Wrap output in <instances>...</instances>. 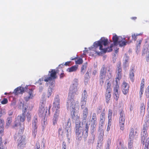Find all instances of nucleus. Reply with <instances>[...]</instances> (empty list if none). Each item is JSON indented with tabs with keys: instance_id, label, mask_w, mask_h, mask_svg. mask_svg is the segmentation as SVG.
I'll use <instances>...</instances> for the list:
<instances>
[{
	"instance_id": "nucleus-1",
	"label": "nucleus",
	"mask_w": 149,
	"mask_h": 149,
	"mask_svg": "<svg viewBox=\"0 0 149 149\" xmlns=\"http://www.w3.org/2000/svg\"><path fill=\"white\" fill-rule=\"evenodd\" d=\"M78 80L77 79H74L73 81L72 85L70 88V91L68 94V100L67 102V105L68 109H72V112H73V115L74 116V113H75V103L74 100V96L77 95V86Z\"/></svg>"
},
{
	"instance_id": "nucleus-2",
	"label": "nucleus",
	"mask_w": 149,
	"mask_h": 149,
	"mask_svg": "<svg viewBox=\"0 0 149 149\" xmlns=\"http://www.w3.org/2000/svg\"><path fill=\"white\" fill-rule=\"evenodd\" d=\"M78 80L77 79H74L73 81L72 85L70 88V91L68 94V100L67 102V105L68 109H72V112H73V115L74 116V113H75V103L74 100V96L77 95V86Z\"/></svg>"
},
{
	"instance_id": "nucleus-3",
	"label": "nucleus",
	"mask_w": 149,
	"mask_h": 149,
	"mask_svg": "<svg viewBox=\"0 0 149 149\" xmlns=\"http://www.w3.org/2000/svg\"><path fill=\"white\" fill-rule=\"evenodd\" d=\"M108 43V40L105 37H102L99 41H96L94 43L93 46L95 48L94 51L95 53L98 55H100L102 53H105L107 52H109L112 50V48L113 44H111L109 47L103 48L102 45L104 46H106Z\"/></svg>"
},
{
	"instance_id": "nucleus-4",
	"label": "nucleus",
	"mask_w": 149,
	"mask_h": 149,
	"mask_svg": "<svg viewBox=\"0 0 149 149\" xmlns=\"http://www.w3.org/2000/svg\"><path fill=\"white\" fill-rule=\"evenodd\" d=\"M89 126V124L86 123L83 130L80 124H76L75 129L77 140L81 141L83 137L86 138L87 137Z\"/></svg>"
},
{
	"instance_id": "nucleus-5",
	"label": "nucleus",
	"mask_w": 149,
	"mask_h": 149,
	"mask_svg": "<svg viewBox=\"0 0 149 149\" xmlns=\"http://www.w3.org/2000/svg\"><path fill=\"white\" fill-rule=\"evenodd\" d=\"M60 102L59 97L58 95H57L54 99L53 103V107L52 108L53 110H55V112L52 120L53 124L54 125H55L57 123L60 112Z\"/></svg>"
},
{
	"instance_id": "nucleus-6",
	"label": "nucleus",
	"mask_w": 149,
	"mask_h": 149,
	"mask_svg": "<svg viewBox=\"0 0 149 149\" xmlns=\"http://www.w3.org/2000/svg\"><path fill=\"white\" fill-rule=\"evenodd\" d=\"M14 139L15 141H17L18 148L22 149L25 147L26 142L25 135H22L19 133H15L14 136Z\"/></svg>"
},
{
	"instance_id": "nucleus-7",
	"label": "nucleus",
	"mask_w": 149,
	"mask_h": 149,
	"mask_svg": "<svg viewBox=\"0 0 149 149\" xmlns=\"http://www.w3.org/2000/svg\"><path fill=\"white\" fill-rule=\"evenodd\" d=\"M149 126V122L148 121L145 122L143 125V130L141 133V140L143 141L149 139V137H148V134L147 133V130Z\"/></svg>"
},
{
	"instance_id": "nucleus-8",
	"label": "nucleus",
	"mask_w": 149,
	"mask_h": 149,
	"mask_svg": "<svg viewBox=\"0 0 149 149\" xmlns=\"http://www.w3.org/2000/svg\"><path fill=\"white\" fill-rule=\"evenodd\" d=\"M49 73H50V76L47 77V76H45L42 79H40L39 80L41 81L44 80L45 81L48 82L57 78V72L55 69H52L51 71H49Z\"/></svg>"
},
{
	"instance_id": "nucleus-9",
	"label": "nucleus",
	"mask_w": 149,
	"mask_h": 149,
	"mask_svg": "<svg viewBox=\"0 0 149 149\" xmlns=\"http://www.w3.org/2000/svg\"><path fill=\"white\" fill-rule=\"evenodd\" d=\"M111 91V84L110 81H109L107 84V88L105 93L106 102L107 104L109 103L110 100Z\"/></svg>"
},
{
	"instance_id": "nucleus-10",
	"label": "nucleus",
	"mask_w": 149,
	"mask_h": 149,
	"mask_svg": "<svg viewBox=\"0 0 149 149\" xmlns=\"http://www.w3.org/2000/svg\"><path fill=\"white\" fill-rule=\"evenodd\" d=\"M107 73V70L105 65H103L100 71V83L102 85L104 83V80L105 79Z\"/></svg>"
},
{
	"instance_id": "nucleus-11",
	"label": "nucleus",
	"mask_w": 149,
	"mask_h": 149,
	"mask_svg": "<svg viewBox=\"0 0 149 149\" xmlns=\"http://www.w3.org/2000/svg\"><path fill=\"white\" fill-rule=\"evenodd\" d=\"M26 95L24 97V99L27 102L30 99H32L33 97V89H29V91L26 92Z\"/></svg>"
},
{
	"instance_id": "nucleus-12",
	"label": "nucleus",
	"mask_w": 149,
	"mask_h": 149,
	"mask_svg": "<svg viewBox=\"0 0 149 149\" xmlns=\"http://www.w3.org/2000/svg\"><path fill=\"white\" fill-rule=\"evenodd\" d=\"M122 92L123 93L126 95L129 92V86L128 83L124 81L122 85Z\"/></svg>"
},
{
	"instance_id": "nucleus-13",
	"label": "nucleus",
	"mask_w": 149,
	"mask_h": 149,
	"mask_svg": "<svg viewBox=\"0 0 149 149\" xmlns=\"http://www.w3.org/2000/svg\"><path fill=\"white\" fill-rule=\"evenodd\" d=\"M127 43V42L126 41L125 38H123L121 36H119L118 44L119 45L120 47H122L123 46H125L126 45Z\"/></svg>"
},
{
	"instance_id": "nucleus-14",
	"label": "nucleus",
	"mask_w": 149,
	"mask_h": 149,
	"mask_svg": "<svg viewBox=\"0 0 149 149\" xmlns=\"http://www.w3.org/2000/svg\"><path fill=\"white\" fill-rule=\"evenodd\" d=\"M25 88L20 87L17 88L14 91V93L15 95H18L19 94H22L24 92Z\"/></svg>"
},
{
	"instance_id": "nucleus-15",
	"label": "nucleus",
	"mask_w": 149,
	"mask_h": 149,
	"mask_svg": "<svg viewBox=\"0 0 149 149\" xmlns=\"http://www.w3.org/2000/svg\"><path fill=\"white\" fill-rule=\"evenodd\" d=\"M140 110V116L143 117L145 114V104L143 103L141 104Z\"/></svg>"
},
{
	"instance_id": "nucleus-16",
	"label": "nucleus",
	"mask_w": 149,
	"mask_h": 149,
	"mask_svg": "<svg viewBox=\"0 0 149 149\" xmlns=\"http://www.w3.org/2000/svg\"><path fill=\"white\" fill-rule=\"evenodd\" d=\"M38 122V116L37 115H35L33 118L32 122V127H38L37 124Z\"/></svg>"
},
{
	"instance_id": "nucleus-17",
	"label": "nucleus",
	"mask_w": 149,
	"mask_h": 149,
	"mask_svg": "<svg viewBox=\"0 0 149 149\" xmlns=\"http://www.w3.org/2000/svg\"><path fill=\"white\" fill-rule=\"evenodd\" d=\"M147 53H149V54L148 56L146 57V60L147 62H148L149 61V46H145L144 48L142 55L143 56L145 54H147Z\"/></svg>"
},
{
	"instance_id": "nucleus-18",
	"label": "nucleus",
	"mask_w": 149,
	"mask_h": 149,
	"mask_svg": "<svg viewBox=\"0 0 149 149\" xmlns=\"http://www.w3.org/2000/svg\"><path fill=\"white\" fill-rule=\"evenodd\" d=\"M129 57L127 55H125L124 57L123 63V65L125 68L128 67L129 65Z\"/></svg>"
},
{
	"instance_id": "nucleus-19",
	"label": "nucleus",
	"mask_w": 149,
	"mask_h": 149,
	"mask_svg": "<svg viewBox=\"0 0 149 149\" xmlns=\"http://www.w3.org/2000/svg\"><path fill=\"white\" fill-rule=\"evenodd\" d=\"M134 68H133L131 69L129 72V77L131 81L133 82L134 80Z\"/></svg>"
},
{
	"instance_id": "nucleus-20",
	"label": "nucleus",
	"mask_w": 149,
	"mask_h": 149,
	"mask_svg": "<svg viewBox=\"0 0 149 149\" xmlns=\"http://www.w3.org/2000/svg\"><path fill=\"white\" fill-rule=\"evenodd\" d=\"M141 142L143 145H145L144 149H149V139L143 141L141 140Z\"/></svg>"
},
{
	"instance_id": "nucleus-21",
	"label": "nucleus",
	"mask_w": 149,
	"mask_h": 149,
	"mask_svg": "<svg viewBox=\"0 0 149 149\" xmlns=\"http://www.w3.org/2000/svg\"><path fill=\"white\" fill-rule=\"evenodd\" d=\"M78 69V65H74L70 68H68L67 70L69 72H71L76 71Z\"/></svg>"
},
{
	"instance_id": "nucleus-22",
	"label": "nucleus",
	"mask_w": 149,
	"mask_h": 149,
	"mask_svg": "<svg viewBox=\"0 0 149 149\" xmlns=\"http://www.w3.org/2000/svg\"><path fill=\"white\" fill-rule=\"evenodd\" d=\"M119 36H117L115 34L112 37V40L114 45L117 46L118 45V42L119 39Z\"/></svg>"
},
{
	"instance_id": "nucleus-23",
	"label": "nucleus",
	"mask_w": 149,
	"mask_h": 149,
	"mask_svg": "<svg viewBox=\"0 0 149 149\" xmlns=\"http://www.w3.org/2000/svg\"><path fill=\"white\" fill-rule=\"evenodd\" d=\"M135 134H134V129L132 127L131 128L130 130V132L128 139L134 140Z\"/></svg>"
},
{
	"instance_id": "nucleus-24",
	"label": "nucleus",
	"mask_w": 149,
	"mask_h": 149,
	"mask_svg": "<svg viewBox=\"0 0 149 149\" xmlns=\"http://www.w3.org/2000/svg\"><path fill=\"white\" fill-rule=\"evenodd\" d=\"M122 71L121 63L120 61H119L117 65V73H122Z\"/></svg>"
},
{
	"instance_id": "nucleus-25",
	"label": "nucleus",
	"mask_w": 149,
	"mask_h": 149,
	"mask_svg": "<svg viewBox=\"0 0 149 149\" xmlns=\"http://www.w3.org/2000/svg\"><path fill=\"white\" fill-rule=\"evenodd\" d=\"M17 118L19 119L21 122H23L26 119L25 115L24 113L18 115L17 117Z\"/></svg>"
},
{
	"instance_id": "nucleus-26",
	"label": "nucleus",
	"mask_w": 149,
	"mask_h": 149,
	"mask_svg": "<svg viewBox=\"0 0 149 149\" xmlns=\"http://www.w3.org/2000/svg\"><path fill=\"white\" fill-rule=\"evenodd\" d=\"M88 95L86 90H84L82 93L81 99L87 100Z\"/></svg>"
},
{
	"instance_id": "nucleus-27",
	"label": "nucleus",
	"mask_w": 149,
	"mask_h": 149,
	"mask_svg": "<svg viewBox=\"0 0 149 149\" xmlns=\"http://www.w3.org/2000/svg\"><path fill=\"white\" fill-rule=\"evenodd\" d=\"M83 111V118L86 119L87 118L88 113V110L87 108L86 107L84 108Z\"/></svg>"
},
{
	"instance_id": "nucleus-28",
	"label": "nucleus",
	"mask_w": 149,
	"mask_h": 149,
	"mask_svg": "<svg viewBox=\"0 0 149 149\" xmlns=\"http://www.w3.org/2000/svg\"><path fill=\"white\" fill-rule=\"evenodd\" d=\"M134 140L128 139V149H134L133 147V143Z\"/></svg>"
},
{
	"instance_id": "nucleus-29",
	"label": "nucleus",
	"mask_w": 149,
	"mask_h": 149,
	"mask_svg": "<svg viewBox=\"0 0 149 149\" xmlns=\"http://www.w3.org/2000/svg\"><path fill=\"white\" fill-rule=\"evenodd\" d=\"M91 121V123H97V116L95 113H93Z\"/></svg>"
},
{
	"instance_id": "nucleus-30",
	"label": "nucleus",
	"mask_w": 149,
	"mask_h": 149,
	"mask_svg": "<svg viewBox=\"0 0 149 149\" xmlns=\"http://www.w3.org/2000/svg\"><path fill=\"white\" fill-rule=\"evenodd\" d=\"M87 63H86L81 67V74H84L86 69Z\"/></svg>"
},
{
	"instance_id": "nucleus-31",
	"label": "nucleus",
	"mask_w": 149,
	"mask_h": 149,
	"mask_svg": "<svg viewBox=\"0 0 149 149\" xmlns=\"http://www.w3.org/2000/svg\"><path fill=\"white\" fill-rule=\"evenodd\" d=\"M86 100L81 99L80 102V105L81 109H83L84 108H86L85 106L86 103Z\"/></svg>"
},
{
	"instance_id": "nucleus-32",
	"label": "nucleus",
	"mask_w": 149,
	"mask_h": 149,
	"mask_svg": "<svg viewBox=\"0 0 149 149\" xmlns=\"http://www.w3.org/2000/svg\"><path fill=\"white\" fill-rule=\"evenodd\" d=\"M122 73H117L116 77V83H119V81L121 78Z\"/></svg>"
},
{
	"instance_id": "nucleus-33",
	"label": "nucleus",
	"mask_w": 149,
	"mask_h": 149,
	"mask_svg": "<svg viewBox=\"0 0 149 149\" xmlns=\"http://www.w3.org/2000/svg\"><path fill=\"white\" fill-rule=\"evenodd\" d=\"M100 132L99 136V140L100 141H102L103 139V136L104 135V130H100Z\"/></svg>"
},
{
	"instance_id": "nucleus-34",
	"label": "nucleus",
	"mask_w": 149,
	"mask_h": 149,
	"mask_svg": "<svg viewBox=\"0 0 149 149\" xmlns=\"http://www.w3.org/2000/svg\"><path fill=\"white\" fill-rule=\"evenodd\" d=\"M12 122V117H8L7 119V121L6 122V126L8 127L10 125Z\"/></svg>"
},
{
	"instance_id": "nucleus-35",
	"label": "nucleus",
	"mask_w": 149,
	"mask_h": 149,
	"mask_svg": "<svg viewBox=\"0 0 149 149\" xmlns=\"http://www.w3.org/2000/svg\"><path fill=\"white\" fill-rule=\"evenodd\" d=\"M119 85L118 83H116L115 86L113 88V93H119Z\"/></svg>"
},
{
	"instance_id": "nucleus-36",
	"label": "nucleus",
	"mask_w": 149,
	"mask_h": 149,
	"mask_svg": "<svg viewBox=\"0 0 149 149\" xmlns=\"http://www.w3.org/2000/svg\"><path fill=\"white\" fill-rule=\"evenodd\" d=\"M38 127H32V134L34 138L36 137L37 133V128Z\"/></svg>"
},
{
	"instance_id": "nucleus-37",
	"label": "nucleus",
	"mask_w": 149,
	"mask_h": 149,
	"mask_svg": "<svg viewBox=\"0 0 149 149\" xmlns=\"http://www.w3.org/2000/svg\"><path fill=\"white\" fill-rule=\"evenodd\" d=\"M90 78V76L89 74V73L88 72H87L86 74L84 76V82L85 84L86 83V82H87L88 81L89 79Z\"/></svg>"
},
{
	"instance_id": "nucleus-38",
	"label": "nucleus",
	"mask_w": 149,
	"mask_h": 149,
	"mask_svg": "<svg viewBox=\"0 0 149 149\" xmlns=\"http://www.w3.org/2000/svg\"><path fill=\"white\" fill-rule=\"evenodd\" d=\"M26 120L28 122H29L31 120V113L28 112L26 114Z\"/></svg>"
},
{
	"instance_id": "nucleus-39",
	"label": "nucleus",
	"mask_w": 149,
	"mask_h": 149,
	"mask_svg": "<svg viewBox=\"0 0 149 149\" xmlns=\"http://www.w3.org/2000/svg\"><path fill=\"white\" fill-rule=\"evenodd\" d=\"M111 143V140L109 139L105 146V149H110V146Z\"/></svg>"
},
{
	"instance_id": "nucleus-40",
	"label": "nucleus",
	"mask_w": 149,
	"mask_h": 149,
	"mask_svg": "<svg viewBox=\"0 0 149 149\" xmlns=\"http://www.w3.org/2000/svg\"><path fill=\"white\" fill-rule=\"evenodd\" d=\"M113 95L114 98L116 101H117L119 97L120 93H114Z\"/></svg>"
},
{
	"instance_id": "nucleus-41",
	"label": "nucleus",
	"mask_w": 149,
	"mask_h": 149,
	"mask_svg": "<svg viewBox=\"0 0 149 149\" xmlns=\"http://www.w3.org/2000/svg\"><path fill=\"white\" fill-rule=\"evenodd\" d=\"M14 125L12 126V128H15L16 127H17L18 125H21V123L20 122L18 123L17 121V120H16L14 121Z\"/></svg>"
},
{
	"instance_id": "nucleus-42",
	"label": "nucleus",
	"mask_w": 149,
	"mask_h": 149,
	"mask_svg": "<svg viewBox=\"0 0 149 149\" xmlns=\"http://www.w3.org/2000/svg\"><path fill=\"white\" fill-rule=\"evenodd\" d=\"M119 118H125L124 111L123 109H121L119 111Z\"/></svg>"
},
{
	"instance_id": "nucleus-43",
	"label": "nucleus",
	"mask_w": 149,
	"mask_h": 149,
	"mask_svg": "<svg viewBox=\"0 0 149 149\" xmlns=\"http://www.w3.org/2000/svg\"><path fill=\"white\" fill-rule=\"evenodd\" d=\"M0 149H6V148L3 147L2 138L1 137H0Z\"/></svg>"
},
{
	"instance_id": "nucleus-44",
	"label": "nucleus",
	"mask_w": 149,
	"mask_h": 149,
	"mask_svg": "<svg viewBox=\"0 0 149 149\" xmlns=\"http://www.w3.org/2000/svg\"><path fill=\"white\" fill-rule=\"evenodd\" d=\"M75 63L76 64H80L83 62V60L81 58H79L77 60L75 61Z\"/></svg>"
},
{
	"instance_id": "nucleus-45",
	"label": "nucleus",
	"mask_w": 149,
	"mask_h": 149,
	"mask_svg": "<svg viewBox=\"0 0 149 149\" xmlns=\"http://www.w3.org/2000/svg\"><path fill=\"white\" fill-rule=\"evenodd\" d=\"M125 123H119V125L120 129L122 131H123L125 129Z\"/></svg>"
},
{
	"instance_id": "nucleus-46",
	"label": "nucleus",
	"mask_w": 149,
	"mask_h": 149,
	"mask_svg": "<svg viewBox=\"0 0 149 149\" xmlns=\"http://www.w3.org/2000/svg\"><path fill=\"white\" fill-rule=\"evenodd\" d=\"M4 129L3 125H1L0 127V135H3Z\"/></svg>"
},
{
	"instance_id": "nucleus-47",
	"label": "nucleus",
	"mask_w": 149,
	"mask_h": 149,
	"mask_svg": "<svg viewBox=\"0 0 149 149\" xmlns=\"http://www.w3.org/2000/svg\"><path fill=\"white\" fill-rule=\"evenodd\" d=\"M145 86V79H142L141 80V84L140 88H144Z\"/></svg>"
},
{
	"instance_id": "nucleus-48",
	"label": "nucleus",
	"mask_w": 149,
	"mask_h": 149,
	"mask_svg": "<svg viewBox=\"0 0 149 149\" xmlns=\"http://www.w3.org/2000/svg\"><path fill=\"white\" fill-rule=\"evenodd\" d=\"M105 119H102V118H100V123L102 124L100 126H99V128H101L102 127V124H104V123L105 121Z\"/></svg>"
},
{
	"instance_id": "nucleus-49",
	"label": "nucleus",
	"mask_w": 149,
	"mask_h": 149,
	"mask_svg": "<svg viewBox=\"0 0 149 149\" xmlns=\"http://www.w3.org/2000/svg\"><path fill=\"white\" fill-rule=\"evenodd\" d=\"M24 126H23V127H21V128H20L19 132L18 133H19V134H21L22 135V134L24 131Z\"/></svg>"
},
{
	"instance_id": "nucleus-50",
	"label": "nucleus",
	"mask_w": 149,
	"mask_h": 149,
	"mask_svg": "<svg viewBox=\"0 0 149 149\" xmlns=\"http://www.w3.org/2000/svg\"><path fill=\"white\" fill-rule=\"evenodd\" d=\"M112 110L111 109H109L108 118H112Z\"/></svg>"
},
{
	"instance_id": "nucleus-51",
	"label": "nucleus",
	"mask_w": 149,
	"mask_h": 149,
	"mask_svg": "<svg viewBox=\"0 0 149 149\" xmlns=\"http://www.w3.org/2000/svg\"><path fill=\"white\" fill-rule=\"evenodd\" d=\"M100 118L105 119V113L104 111L102 112L100 115Z\"/></svg>"
},
{
	"instance_id": "nucleus-52",
	"label": "nucleus",
	"mask_w": 149,
	"mask_h": 149,
	"mask_svg": "<svg viewBox=\"0 0 149 149\" xmlns=\"http://www.w3.org/2000/svg\"><path fill=\"white\" fill-rule=\"evenodd\" d=\"M139 35L140 34H134L132 36V39L135 41L137 39L136 37Z\"/></svg>"
},
{
	"instance_id": "nucleus-53",
	"label": "nucleus",
	"mask_w": 149,
	"mask_h": 149,
	"mask_svg": "<svg viewBox=\"0 0 149 149\" xmlns=\"http://www.w3.org/2000/svg\"><path fill=\"white\" fill-rule=\"evenodd\" d=\"M8 102V99L6 98H4L3 100L1 101V103L2 104H7Z\"/></svg>"
},
{
	"instance_id": "nucleus-54",
	"label": "nucleus",
	"mask_w": 149,
	"mask_h": 149,
	"mask_svg": "<svg viewBox=\"0 0 149 149\" xmlns=\"http://www.w3.org/2000/svg\"><path fill=\"white\" fill-rule=\"evenodd\" d=\"M35 149H40V144L38 142H37Z\"/></svg>"
},
{
	"instance_id": "nucleus-55",
	"label": "nucleus",
	"mask_w": 149,
	"mask_h": 149,
	"mask_svg": "<svg viewBox=\"0 0 149 149\" xmlns=\"http://www.w3.org/2000/svg\"><path fill=\"white\" fill-rule=\"evenodd\" d=\"M44 106L42 105L40 107L39 111L40 113H41L43 112L44 110Z\"/></svg>"
},
{
	"instance_id": "nucleus-56",
	"label": "nucleus",
	"mask_w": 149,
	"mask_h": 149,
	"mask_svg": "<svg viewBox=\"0 0 149 149\" xmlns=\"http://www.w3.org/2000/svg\"><path fill=\"white\" fill-rule=\"evenodd\" d=\"M125 118H119V123H125Z\"/></svg>"
},
{
	"instance_id": "nucleus-57",
	"label": "nucleus",
	"mask_w": 149,
	"mask_h": 149,
	"mask_svg": "<svg viewBox=\"0 0 149 149\" xmlns=\"http://www.w3.org/2000/svg\"><path fill=\"white\" fill-rule=\"evenodd\" d=\"M71 62L70 61H67V62H65V63L64 64L63 63L61 64L59 66L60 67L61 65H65V66H69V65H70V64L71 63Z\"/></svg>"
},
{
	"instance_id": "nucleus-58",
	"label": "nucleus",
	"mask_w": 149,
	"mask_h": 149,
	"mask_svg": "<svg viewBox=\"0 0 149 149\" xmlns=\"http://www.w3.org/2000/svg\"><path fill=\"white\" fill-rule=\"evenodd\" d=\"M96 124L97 123H91V128H92L93 130H95Z\"/></svg>"
},
{
	"instance_id": "nucleus-59",
	"label": "nucleus",
	"mask_w": 149,
	"mask_h": 149,
	"mask_svg": "<svg viewBox=\"0 0 149 149\" xmlns=\"http://www.w3.org/2000/svg\"><path fill=\"white\" fill-rule=\"evenodd\" d=\"M143 90L144 88H140V90L139 92L140 97H141L143 94Z\"/></svg>"
},
{
	"instance_id": "nucleus-60",
	"label": "nucleus",
	"mask_w": 149,
	"mask_h": 149,
	"mask_svg": "<svg viewBox=\"0 0 149 149\" xmlns=\"http://www.w3.org/2000/svg\"><path fill=\"white\" fill-rule=\"evenodd\" d=\"M66 146L65 142H63L62 144V149H66Z\"/></svg>"
},
{
	"instance_id": "nucleus-61",
	"label": "nucleus",
	"mask_w": 149,
	"mask_h": 149,
	"mask_svg": "<svg viewBox=\"0 0 149 149\" xmlns=\"http://www.w3.org/2000/svg\"><path fill=\"white\" fill-rule=\"evenodd\" d=\"M27 108L26 107H24L22 109V113L25 115L26 113V112Z\"/></svg>"
},
{
	"instance_id": "nucleus-62",
	"label": "nucleus",
	"mask_w": 149,
	"mask_h": 149,
	"mask_svg": "<svg viewBox=\"0 0 149 149\" xmlns=\"http://www.w3.org/2000/svg\"><path fill=\"white\" fill-rule=\"evenodd\" d=\"M108 118V124L111 125L112 122V118Z\"/></svg>"
},
{
	"instance_id": "nucleus-63",
	"label": "nucleus",
	"mask_w": 149,
	"mask_h": 149,
	"mask_svg": "<svg viewBox=\"0 0 149 149\" xmlns=\"http://www.w3.org/2000/svg\"><path fill=\"white\" fill-rule=\"evenodd\" d=\"M4 123V121L3 119H0V125H3V124Z\"/></svg>"
},
{
	"instance_id": "nucleus-64",
	"label": "nucleus",
	"mask_w": 149,
	"mask_h": 149,
	"mask_svg": "<svg viewBox=\"0 0 149 149\" xmlns=\"http://www.w3.org/2000/svg\"><path fill=\"white\" fill-rule=\"evenodd\" d=\"M137 42H138V44L137 45V47L138 48L140 47V45L141 42V40H139L138 42L137 41Z\"/></svg>"
}]
</instances>
